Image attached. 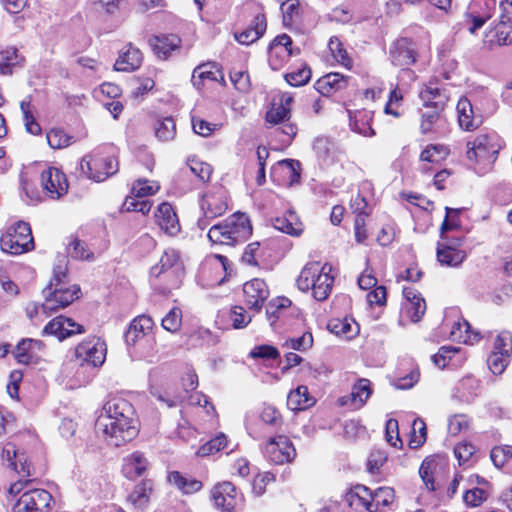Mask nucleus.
<instances>
[{"instance_id": "f257e3e1", "label": "nucleus", "mask_w": 512, "mask_h": 512, "mask_svg": "<svg viewBox=\"0 0 512 512\" xmlns=\"http://www.w3.org/2000/svg\"><path fill=\"white\" fill-rule=\"evenodd\" d=\"M96 428L116 447L131 441L139 431L134 407L121 396L111 397L103 405L96 420Z\"/></svg>"}, {"instance_id": "f03ea898", "label": "nucleus", "mask_w": 512, "mask_h": 512, "mask_svg": "<svg viewBox=\"0 0 512 512\" xmlns=\"http://www.w3.org/2000/svg\"><path fill=\"white\" fill-rule=\"evenodd\" d=\"M66 277L67 265L65 259H62L54 268L53 277L43 290L44 302L41 304V310L45 314L64 309L79 298L80 287L76 284L68 285Z\"/></svg>"}, {"instance_id": "7ed1b4c3", "label": "nucleus", "mask_w": 512, "mask_h": 512, "mask_svg": "<svg viewBox=\"0 0 512 512\" xmlns=\"http://www.w3.org/2000/svg\"><path fill=\"white\" fill-rule=\"evenodd\" d=\"M331 265L318 261L308 262L301 270L296 284L303 292L311 291L317 301H324L332 291L334 277L331 275Z\"/></svg>"}, {"instance_id": "20e7f679", "label": "nucleus", "mask_w": 512, "mask_h": 512, "mask_svg": "<svg viewBox=\"0 0 512 512\" xmlns=\"http://www.w3.org/2000/svg\"><path fill=\"white\" fill-rule=\"evenodd\" d=\"M251 234L252 226L248 216L235 213L223 222L213 225L207 236L213 244L234 246L246 241Z\"/></svg>"}, {"instance_id": "39448f33", "label": "nucleus", "mask_w": 512, "mask_h": 512, "mask_svg": "<svg viewBox=\"0 0 512 512\" xmlns=\"http://www.w3.org/2000/svg\"><path fill=\"white\" fill-rule=\"evenodd\" d=\"M118 161L114 155V147L105 145L85 155L80 161L81 173L95 182L105 181L118 171Z\"/></svg>"}, {"instance_id": "423d86ee", "label": "nucleus", "mask_w": 512, "mask_h": 512, "mask_svg": "<svg viewBox=\"0 0 512 512\" xmlns=\"http://www.w3.org/2000/svg\"><path fill=\"white\" fill-rule=\"evenodd\" d=\"M502 148L501 139L496 134H481L467 141V158L483 169H490Z\"/></svg>"}, {"instance_id": "0eeeda50", "label": "nucleus", "mask_w": 512, "mask_h": 512, "mask_svg": "<svg viewBox=\"0 0 512 512\" xmlns=\"http://www.w3.org/2000/svg\"><path fill=\"white\" fill-rule=\"evenodd\" d=\"M0 248L11 255H20L34 248V241L30 225L18 221L9 226L0 238Z\"/></svg>"}, {"instance_id": "6e6552de", "label": "nucleus", "mask_w": 512, "mask_h": 512, "mask_svg": "<svg viewBox=\"0 0 512 512\" xmlns=\"http://www.w3.org/2000/svg\"><path fill=\"white\" fill-rule=\"evenodd\" d=\"M203 217L197 221V226L204 230L210 220L223 215L227 208V191L223 186H213L205 192L200 201Z\"/></svg>"}, {"instance_id": "1a4fd4ad", "label": "nucleus", "mask_w": 512, "mask_h": 512, "mask_svg": "<svg viewBox=\"0 0 512 512\" xmlns=\"http://www.w3.org/2000/svg\"><path fill=\"white\" fill-rule=\"evenodd\" d=\"M52 495L44 489H31L14 499L10 512H50Z\"/></svg>"}, {"instance_id": "9d476101", "label": "nucleus", "mask_w": 512, "mask_h": 512, "mask_svg": "<svg viewBox=\"0 0 512 512\" xmlns=\"http://www.w3.org/2000/svg\"><path fill=\"white\" fill-rule=\"evenodd\" d=\"M262 451L269 462L277 465L290 463L296 456L293 443L285 435H277L269 438L264 444Z\"/></svg>"}, {"instance_id": "9b49d317", "label": "nucleus", "mask_w": 512, "mask_h": 512, "mask_svg": "<svg viewBox=\"0 0 512 512\" xmlns=\"http://www.w3.org/2000/svg\"><path fill=\"white\" fill-rule=\"evenodd\" d=\"M213 507L221 512H232L239 501L235 485L229 481L216 483L210 490Z\"/></svg>"}, {"instance_id": "f8f14e48", "label": "nucleus", "mask_w": 512, "mask_h": 512, "mask_svg": "<svg viewBox=\"0 0 512 512\" xmlns=\"http://www.w3.org/2000/svg\"><path fill=\"white\" fill-rule=\"evenodd\" d=\"M299 52V49L294 50L292 48L290 36L287 34L278 35L269 46V65L275 71L280 70L291 56L298 55Z\"/></svg>"}, {"instance_id": "ddd939ff", "label": "nucleus", "mask_w": 512, "mask_h": 512, "mask_svg": "<svg viewBox=\"0 0 512 512\" xmlns=\"http://www.w3.org/2000/svg\"><path fill=\"white\" fill-rule=\"evenodd\" d=\"M106 344L97 337H90L82 341L76 347V357L82 362L89 363L93 366H100L106 358Z\"/></svg>"}, {"instance_id": "4468645a", "label": "nucleus", "mask_w": 512, "mask_h": 512, "mask_svg": "<svg viewBox=\"0 0 512 512\" xmlns=\"http://www.w3.org/2000/svg\"><path fill=\"white\" fill-rule=\"evenodd\" d=\"M43 192L50 199H59L68 192V181L65 174L55 167L41 173Z\"/></svg>"}, {"instance_id": "2eb2a0df", "label": "nucleus", "mask_w": 512, "mask_h": 512, "mask_svg": "<svg viewBox=\"0 0 512 512\" xmlns=\"http://www.w3.org/2000/svg\"><path fill=\"white\" fill-rule=\"evenodd\" d=\"M2 458L6 459L19 476L29 478L38 474L37 468L29 460L24 451L16 449L12 443H7L2 450Z\"/></svg>"}, {"instance_id": "dca6fc26", "label": "nucleus", "mask_w": 512, "mask_h": 512, "mask_svg": "<svg viewBox=\"0 0 512 512\" xmlns=\"http://www.w3.org/2000/svg\"><path fill=\"white\" fill-rule=\"evenodd\" d=\"M269 289L264 280L255 278L243 285V301L248 309L259 312L269 297Z\"/></svg>"}, {"instance_id": "f3484780", "label": "nucleus", "mask_w": 512, "mask_h": 512, "mask_svg": "<svg viewBox=\"0 0 512 512\" xmlns=\"http://www.w3.org/2000/svg\"><path fill=\"white\" fill-rule=\"evenodd\" d=\"M511 33L512 19L509 15L502 14L498 23L485 33L483 43L488 48L507 45L512 41Z\"/></svg>"}, {"instance_id": "a211bd4d", "label": "nucleus", "mask_w": 512, "mask_h": 512, "mask_svg": "<svg viewBox=\"0 0 512 512\" xmlns=\"http://www.w3.org/2000/svg\"><path fill=\"white\" fill-rule=\"evenodd\" d=\"M389 55L394 66L408 67L417 60L416 45L408 38H401L394 42Z\"/></svg>"}, {"instance_id": "6ab92c4d", "label": "nucleus", "mask_w": 512, "mask_h": 512, "mask_svg": "<svg viewBox=\"0 0 512 512\" xmlns=\"http://www.w3.org/2000/svg\"><path fill=\"white\" fill-rule=\"evenodd\" d=\"M84 327L70 318L58 316L52 319L43 329L44 335H52L64 340L72 335L84 333Z\"/></svg>"}, {"instance_id": "aec40b11", "label": "nucleus", "mask_w": 512, "mask_h": 512, "mask_svg": "<svg viewBox=\"0 0 512 512\" xmlns=\"http://www.w3.org/2000/svg\"><path fill=\"white\" fill-rule=\"evenodd\" d=\"M150 467V462L141 451H134L123 458L122 474L126 479L136 480L145 476Z\"/></svg>"}, {"instance_id": "412c9836", "label": "nucleus", "mask_w": 512, "mask_h": 512, "mask_svg": "<svg viewBox=\"0 0 512 512\" xmlns=\"http://www.w3.org/2000/svg\"><path fill=\"white\" fill-rule=\"evenodd\" d=\"M180 270L179 254L177 251L170 249L165 251L159 263L151 268L150 275L155 278L163 276L164 279H169L178 276Z\"/></svg>"}, {"instance_id": "4be33fe9", "label": "nucleus", "mask_w": 512, "mask_h": 512, "mask_svg": "<svg viewBox=\"0 0 512 512\" xmlns=\"http://www.w3.org/2000/svg\"><path fill=\"white\" fill-rule=\"evenodd\" d=\"M403 295L405 298L402 304L403 313L410 318L412 322L420 321L426 311L425 300L411 287H404Z\"/></svg>"}, {"instance_id": "5701e85b", "label": "nucleus", "mask_w": 512, "mask_h": 512, "mask_svg": "<svg viewBox=\"0 0 512 512\" xmlns=\"http://www.w3.org/2000/svg\"><path fill=\"white\" fill-rule=\"evenodd\" d=\"M44 352V344L40 340L24 339L15 349L16 360L25 365L37 363Z\"/></svg>"}, {"instance_id": "b1692460", "label": "nucleus", "mask_w": 512, "mask_h": 512, "mask_svg": "<svg viewBox=\"0 0 512 512\" xmlns=\"http://www.w3.org/2000/svg\"><path fill=\"white\" fill-rule=\"evenodd\" d=\"M371 394V382L363 378L353 385L350 395L340 399V404L349 406L351 409H360L365 405Z\"/></svg>"}, {"instance_id": "393cba45", "label": "nucleus", "mask_w": 512, "mask_h": 512, "mask_svg": "<svg viewBox=\"0 0 512 512\" xmlns=\"http://www.w3.org/2000/svg\"><path fill=\"white\" fill-rule=\"evenodd\" d=\"M461 240L455 242L440 243L437 247V259L442 265L449 267L459 266L466 258V253L457 248Z\"/></svg>"}, {"instance_id": "a878e982", "label": "nucleus", "mask_w": 512, "mask_h": 512, "mask_svg": "<svg viewBox=\"0 0 512 512\" xmlns=\"http://www.w3.org/2000/svg\"><path fill=\"white\" fill-rule=\"evenodd\" d=\"M494 9L495 0H473L470 6V17L473 24L469 31L475 33L481 28L492 17Z\"/></svg>"}, {"instance_id": "bb28decb", "label": "nucleus", "mask_w": 512, "mask_h": 512, "mask_svg": "<svg viewBox=\"0 0 512 512\" xmlns=\"http://www.w3.org/2000/svg\"><path fill=\"white\" fill-rule=\"evenodd\" d=\"M156 223L166 234L175 236L180 231L178 217L169 203H161L155 213Z\"/></svg>"}, {"instance_id": "cd10ccee", "label": "nucleus", "mask_w": 512, "mask_h": 512, "mask_svg": "<svg viewBox=\"0 0 512 512\" xmlns=\"http://www.w3.org/2000/svg\"><path fill=\"white\" fill-rule=\"evenodd\" d=\"M266 29L265 15L257 14L246 29L235 33V39L242 45H250L258 41L264 35Z\"/></svg>"}, {"instance_id": "c85d7f7f", "label": "nucleus", "mask_w": 512, "mask_h": 512, "mask_svg": "<svg viewBox=\"0 0 512 512\" xmlns=\"http://www.w3.org/2000/svg\"><path fill=\"white\" fill-rule=\"evenodd\" d=\"M372 490L364 485H356L346 495L349 506L359 512H372Z\"/></svg>"}, {"instance_id": "c756f323", "label": "nucleus", "mask_w": 512, "mask_h": 512, "mask_svg": "<svg viewBox=\"0 0 512 512\" xmlns=\"http://www.w3.org/2000/svg\"><path fill=\"white\" fill-rule=\"evenodd\" d=\"M142 59L143 57L141 51L131 44H128L122 49L118 59L114 64V69L116 71L123 72L134 71L141 66Z\"/></svg>"}, {"instance_id": "7c9ffc66", "label": "nucleus", "mask_w": 512, "mask_h": 512, "mask_svg": "<svg viewBox=\"0 0 512 512\" xmlns=\"http://www.w3.org/2000/svg\"><path fill=\"white\" fill-rule=\"evenodd\" d=\"M223 79V75L216 63L208 62L198 65L192 74V84L197 89H201L206 81L216 82Z\"/></svg>"}, {"instance_id": "2f4dec72", "label": "nucleus", "mask_w": 512, "mask_h": 512, "mask_svg": "<svg viewBox=\"0 0 512 512\" xmlns=\"http://www.w3.org/2000/svg\"><path fill=\"white\" fill-rule=\"evenodd\" d=\"M149 42L155 55L162 60H166L171 52L179 49L181 43L179 37L173 34L155 36Z\"/></svg>"}, {"instance_id": "473e14b6", "label": "nucleus", "mask_w": 512, "mask_h": 512, "mask_svg": "<svg viewBox=\"0 0 512 512\" xmlns=\"http://www.w3.org/2000/svg\"><path fill=\"white\" fill-rule=\"evenodd\" d=\"M350 77L340 73H328L319 78L315 83V89L322 95H329L347 87Z\"/></svg>"}, {"instance_id": "72a5a7b5", "label": "nucleus", "mask_w": 512, "mask_h": 512, "mask_svg": "<svg viewBox=\"0 0 512 512\" xmlns=\"http://www.w3.org/2000/svg\"><path fill=\"white\" fill-rule=\"evenodd\" d=\"M152 327L153 321L149 316L142 315L135 318L125 335L127 344L135 345L151 331Z\"/></svg>"}, {"instance_id": "f704fd0d", "label": "nucleus", "mask_w": 512, "mask_h": 512, "mask_svg": "<svg viewBox=\"0 0 512 512\" xmlns=\"http://www.w3.org/2000/svg\"><path fill=\"white\" fill-rule=\"evenodd\" d=\"M419 96L426 106H432L435 109H442L449 99L446 91L434 83L425 85L420 90Z\"/></svg>"}, {"instance_id": "c9c22d12", "label": "nucleus", "mask_w": 512, "mask_h": 512, "mask_svg": "<svg viewBox=\"0 0 512 512\" xmlns=\"http://www.w3.org/2000/svg\"><path fill=\"white\" fill-rule=\"evenodd\" d=\"M153 492V482L144 479L138 483L128 495L127 501L136 509H145Z\"/></svg>"}, {"instance_id": "e433bc0d", "label": "nucleus", "mask_w": 512, "mask_h": 512, "mask_svg": "<svg viewBox=\"0 0 512 512\" xmlns=\"http://www.w3.org/2000/svg\"><path fill=\"white\" fill-rule=\"evenodd\" d=\"M315 399L310 395L308 387L301 385L292 390L287 397V406L293 411H301L312 407Z\"/></svg>"}, {"instance_id": "4c0bfd02", "label": "nucleus", "mask_w": 512, "mask_h": 512, "mask_svg": "<svg viewBox=\"0 0 512 512\" xmlns=\"http://www.w3.org/2000/svg\"><path fill=\"white\" fill-rule=\"evenodd\" d=\"M168 481L170 484L174 485L177 489H179L184 494H193L200 491L203 487L201 481L188 476L183 475L178 471H173L168 475Z\"/></svg>"}, {"instance_id": "58836bf2", "label": "nucleus", "mask_w": 512, "mask_h": 512, "mask_svg": "<svg viewBox=\"0 0 512 512\" xmlns=\"http://www.w3.org/2000/svg\"><path fill=\"white\" fill-rule=\"evenodd\" d=\"M23 63L24 57L18 53L15 47H8L0 51V75H11L13 69L22 66Z\"/></svg>"}, {"instance_id": "ea45409f", "label": "nucleus", "mask_w": 512, "mask_h": 512, "mask_svg": "<svg viewBox=\"0 0 512 512\" xmlns=\"http://www.w3.org/2000/svg\"><path fill=\"white\" fill-rule=\"evenodd\" d=\"M450 337L453 341L465 344H474L480 340V334L472 331L470 324L466 320L453 324Z\"/></svg>"}, {"instance_id": "a19ab883", "label": "nucleus", "mask_w": 512, "mask_h": 512, "mask_svg": "<svg viewBox=\"0 0 512 512\" xmlns=\"http://www.w3.org/2000/svg\"><path fill=\"white\" fill-rule=\"evenodd\" d=\"M273 226L277 230L291 236H299L303 232V224L294 212H289L287 215L275 218Z\"/></svg>"}, {"instance_id": "79ce46f5", "label": "nucleus", "mask_w": 512, "mask_h": 512, "mask_svg": "<svg viewBox=\"0 0 512 512\" xmlns=\"http://www.w3.org/2000/svg\"><path fill=\"white\" fill-rule=\"evenodd\" d=\"M458 121L464 130H473L478 127V121L473 112V107L467 98H461L457 103Z\"/></svg>"}, {"instance_id": "37998d69", "label": "nucleus", "mask_w": 512, "mask_h": 512, "mask_svg": "<svg viewBox=\"0 0 512 512\" xmlns=\"http://www.w3.org/2000/svg\"><path fill=\"white\" fill-rule=\"evenodd\" d=\"M327 327L331 333L346 339L352 338L358 332V325L350 318H333Z\"/></svg>"}, {"instance_id": "c03bdc74", "label": "nucleus", "mask_w": 512, "mask_h": 512, "mask_svg": "<svg viewBox=\"0 0 512 512\" xmlns=\"http://www.w3.org/2000/svg\"><path fill=\"white\" fill-rule=\"evenodd\" d=\"M20 109L23 114V122L25 129L32 135H40L42 132L41 126L36 121L34 116V106L32 105L31 96L25 97L20 102Z\"/></svg>"}, {"instance_id": "a18cd8bd", "label": "nucleus", "mask_w": 512, "mask_h": 512, "mask_svg": "<svg viewBox=\"0 0 512 512\" xmlns=\"http://www.w3.org/2000/svg\"><path fill=\"white\" fill-rule=\"evenodd\" d=\"M300 163L295 160L286 159L279 161L273 168V175L280 174L289 185L298 182L300 178L299 173Z\"/></svg>"}, {"instance_id": "49530a36", "label": "nucleus", "mask_w": 512, "mask_h": 512, "mask_svg": "<svg viewBox=\"0 0 512 512\" xmlns=\"http://www.w3.org/2000/svg\"><path fill=\"white\" fill-rule=\"evenodd\" d=\"M372 115L369 111H358L354 117H350V127L353 131L365 137H370L375 134L370 125Z\"/></svg>"}, {"instance_id": "de8ad7c7", "label": "nucleus", "mask_w": 512, "mask_h": 512, "mask_svg": "<svg viewBox=\"0 0 512 512\" xmlns=\"http://www.w3.org/2000/svg\"><path fill=\"white\" fill-rule=\"evenodd\" d=\"M404 94L405 90L396 85L389 93L388 100L384 107V113L394 118L401 117L403 114L401 108Z\"/></svg>"}, {"instance_id": "09e8293b", "label": "nucleus", "mask_w": 512, "mask_h": 512, "mask_svg": "<svg viewBox=\"0 0 512 512\" xmlns=\"http://www.w3.org/2000/svg\"><path fill=\"white\" fill-rule=\"evenodd\" d=\"M372 512H382L386 507H389L395 499V493L391 487H380L372 491Z\"/></svg>"}, {"instance_id": "8fccbe9b", "label": "nucleus", "mask_w": 512, "mask_h": 512, "mask_svg": "<svg viewBox=\"0 0 512 512\" xmlns=\"http://www.w3.org/2000/svg\"><path fill=\"white\" fill-rule=\"evenodd\" d=\"M48 145L52 149H64L74 142V137L62 128H52L46 133Z\"/></svg>"}, {"instance_id": "3c124183", "label": "nucleus", "mask_w": 512, "mask_h": 512, "mask_svg": "<svg viewBox=\"0 0 512 512\" xmlns=\"http://www.w3.org/2000/svg\"><path fill=\"white\" fill-rule=\"evenodd\" d=\"M160 189L158 182L146 179L136 180L131 188V195L135 198H144L156 194Z\"/></svg>"}, {"instance_id": "603ef678", "label": "nucleus", "mask_w": 512, "mask_h": 512, "mask_svg": "<svg viewBox=\"0 0 512 512\" xmlns=\"http://www.w3.org/2000/svg\"><path fill=\"white\" fill-rule=\"evenodd\" d=\"M329 50L334 59L342 66L350 69L352 60L348 56L346 49L343 47L342 42L335 36L331 37L328 43Z\"/></svg>"}, {"instance_id": "864d4df0", "label": "nucleus", "mask_w": 512, "mask_h": 512, "mask_svg": "<svg viewBox=\"0 0 512 512\" xmlns=\"http://www.w3.org/2000/svg\"><path fill=\"white\" fill-rule=\"evenodd\" d=\"M155 134L161 141H170L175 137L176 125L171 117L159 120L155 125Z\"/></svg>"}, {"instance_id": "5fc2aeb1", "label": "nucleus", "mask_w": 512, "mask_h": 512, "mask_svg": "<svg viewBox=\"0 0 512 512\" xmlns=\"http://www.w3.org/2000/svg\"><path fill=\"white\" fill-rule=\"evenodd\" d=\"M226 446H227V438H226L225 434L219 433L213 439H211L210 441L203 444L197 451V454L202 457L209 456L211 454L219 452L220 450L224 449Z\"/></svg>"}, {"instance_id": "6e6d98bb", "label": "nucleus", "mask_w": 512, "mask_h": 512, "mask_svg": "<svg viewBox=\"0 0 512 512\" xmlns=\"http://www.w3.org/2000/svg\"><path fill=\"white\" fill-rule=\"evenodd\" d=\"M436 466L437 463L434 459L426 458L419 468L420 477L422 478L426 488L429 491L435 490L434 471L436 469Z\"/></svg>"}, {"instance_id": "4d7b16f0", "label": "nucleus", "mask_w": 512, "mask_h": 512, "mask_svg": "<svg viewBox=\"0 0 512 512\" xmlns=\"http://www.w3.org/2000/svg\"><path fill=\"white\" fill-rule=\"evenodd\" d=\"M162 327L171 332L176 333L182 325V311L178 307H173L163 318Z\"/></svg>"}, {"instance_id": "13d9d810", "label": "nucleus", "mask_w": 512, "mask_h": 512, "mask_svg": "<svg viewBox=\"0 0 512 512\" xmlns=\"http://www.w3.org/2000/svg\"><path fill=\"white\" fill-rule=\"evenodd\" d=\"M510 353L493 351L488 357L487 363L493 374H501L509 364Z\"/></svg>"}, {"instance_id": "bf43d9fd", "label": "nucleus", "mask_w": 512, "mask_h": 512, "mask_svg": "<svg viewBox=\"0 0 512 512\" xmlns=\"http://www.w3.org/2000/svg\"><path fill=\"white\" fill-rule=\"evenodd\" d=\"M188 167L190 171L198 177L202 182H207L212 174V167L197 158H190L188 160Z\"/></svg>"}, {"instance_id": "052dcab7", "label": "nucleus", "mask_w": 512, "mask_h": 512, "mask_svg": "<svg viewBox=\"0 0 512 512\" xmlns=\"http://www.w3.org/2000/svg\"><path fill=\"white\" fill-rule=\"evenodd\" d=\"M68 254L75 259L79 260H93L94 255L90 252L86 244L78 239H73L67 246Z\"/></svg>"}, {"instance_id": "680f3d73", "label": "nucleus", "mask_w": 512, "mask_h": 512, "mask_svg": "<svg viewBox=\"0 0 512 512\" xmlns=\"http://www.w3.org/2000/svg\"><path fill=\"white\" fill-rule=\"evenodd\" d=\"M152 203L142 198H135L134 196H127L123 203V210L127 212L135 211L146 215L150 212Z\"/></svg>"}, {"instance_id": "e2e57ef3", "label": "nucleus", "mask_w": 512, "mask_h": 512, "mask_svg": "<svg viewBox=\"0 0 512 512\" xmlns=\"http://www.w3.org/2000/svg\"><path fill=\"white\" fill-rule=\"evenodd\" d=\"M470 427V419L464 414H456L448 419V433L457 436Z\"/></svg>"}, {"instance_id": "0e129e2a", "label": "nucleus", "mask_w": 512, "mask_h": 512, "mask_svg": "<svg viewBox=\"0 0 512 512\" xmlns=\"http://www.w3.org/2000/svg\"><path fill=\"white\" fill-rule=\"evenodd\" d=\"M427 430L423 420L415 419L412 424V433L409 441L411 448L420 447L426 440Z\"/></svg>"}, {"instance_id": "69168bd1", "label": "nucleus", "mask_w": 512, "mask_h": 512, "mask_svg": "<svg viewBox=\"0 0 512 512\" xmlns=\"http://www.w3.org/2000/svg\"><path fill=\"white\" fill-rule=\"evenodd\" d=\"M311 78V70L306 65L285 75L286 81L294 87L305 85Z\"/></svg>"}, {"instance_id": "338daca9", "label": "nucleus", "mask_w": 512, "mask_h": 512, "mask_svg": "<svg viewBox=\"0 0 512 512\" xmlns=\"http://www.w3.org/2000/svg\"><path fill=\"white\" fill-rule=\"evenodd\" d=\"M313 345V336L310 332H305L302 336L298 338H290L287 339L282 347L286 349H293L297 351H305L311 348Z\"/></svg>"}, {"instance_id": "774afa93", "label": "nucleus", "mask_w": 512, "mask_h": 512, "mask_svg": "<svg viewBox=\"0 0 512 512\" xmlns=\"http://www.w3.org/2000/svg\"><path fill=\"white\" fill-rule=\"evenodd\" d=\"M490 457L496 467H503L512 457V446H496L491 450Z\"/></svg>"}]
</instances>
